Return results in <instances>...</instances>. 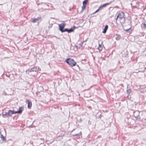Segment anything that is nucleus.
Instances as JSON below:
<instances>
[{"label": "nucleus", "mask_w": 146, "mask_h": 146, "mask_svg": "<svg viewBox=\"0 0 146 146\" xmlns=\"http://www.w3.org/2000/svg\"><path fill=\"white\" fill-rule=\"evenodd\" d=\"M23 108L22 107H19V110L17 111H14V112L15 114L18 113L21 114L22 113L23 111Z\"/></svg>", "instance_id": "obj_6"}, {"label": "nucleus", "mask_w": 146, "mask_h": 146, "mask_svg": "<svg viewBox=\"0 0 146 146\" xmlns=\"http://www.w3.org/2000/svg\"><path fill=\"white\" fill-rule=\"evenodd\" d=\"M5 113L3 114V117L4 118H7V117H8V116L7 115V114L6 113V112H5Z\"/></svg>", "instance_id": "obj_17"}, {"label": "nucleus", "mask_w": 146, "mask_h": 146, "mask_svg": "<svg viewBox=\"0 0 146 146\" xmlns=\"http://www.w3.org/2000/svg\"><path fill=\"white\" fill-rule=\"evenodd\" d=\"M108 28V26L107 25H106L104 27V28L102 32V33H105L106 32Z\"/></svg>", "instance_id": "obj_9"}, {"label": "nucleus", "mask_w": 146, "mask_h": 146, "mask_svg": "<svg viewBox=\"0 0 146 146\" xmlns=\"http://www.w3.org/2000/svg\"><path fill=\"white\" fill-rule=\"evenodd\" d=\"M6 113L8 117L11 116L13 114H15L14 110H9L7 112H6Z\"/></svg>", "instance_id": "obj_4"}, {"label": "nucleus", "mask_w": 146, "mask_h": 146, "mask_svg": "<svg viewBox=\"0 0 146 146\" xmlns=\"http://www.w3.org/2000/svg\"><path fill=\"white\" fill-rule=\"evenodd\" d=\"M80 44V45H82V44Z\"/></svg>", "instance_id": "obj_29"}, {"label": "nucleus", "mask_w": 146, "mask_h": 146, "mask_svg": "<svg viewBox=\"0 0 146 146\" xmlns=\"http://www.w3.org/2000/svg\"><path fill=\"white\" fill-rule=\"evenodd\" d=\"M124 31L130 33L131 32V27L129 28L128 29L124 30Z\"/></svg>", "instance_id": "obj_12"}, {"label": "nucleus", "mask_w": 146, "mask_h": 146, "mask_svg": "<svg viewBox=\"0 0 146 146\" xmlns=\"http://www.w3.org/2000/svg\"><path fill=\"white\" fill-rule=\"evenodd\" d=\"M86 5L84 4H83V6L82 7V10H84L86 8Z\"/></svg>", "instance_id": "obj_19"}, {"label": "nucleus", "mask_w": 146, "mask_h": 146, "mask_svg": "<svg viewBox=\"0 0 146 146\" xmlns=\"http://www.w3.org/2000/svg\"><path fill=\"white\" fill-rule=\"evenodd\" d=\"M117 17L116 18V22H117Z\"/></svg>", "instance_id": "obj_26"}, {"label": "nucleus", "mask_w": 146, "mask_h": 146, "mask_svg": "<svg viewBox=\"0 0 146 146\" xmlns=\"http://www.w3.org/2000/svg\"><path fill=\"white\" fill-rule=\"evenodd\" d=\"M66 25V24L64 23L59 24L58 25L59 30L61 32L64 28Z\"/></svg>", "instance_id": "obj_3"}, {"label": "nucleus", "mask_w": 146, "mask_h": 146, "mask_svg": "<svg viewBox=\"0 0 146 146\" xmlns=\"http://www.w3.org/2000/svg\"><path fill=\"white\" fill-rule=\"evenodd\" d=\"M86 1H87V0H86Z\"/></svg>", "instance_id": "obj_30"}, {"label": "nucleus", "mask_w": 146, "mask_h": 146, "mask_svg": "<svg viewBox=\"0 0 146 146\" xmlns=\"http://www.w3.org/2000/svg\"><path fill=\"white\" fill-rule=\"evenodd\" d=\"M99 9H97L94 13H97V12H98L99 11Z\"/></svg>", "instance_id": "obj_24"}, {"label": "nucleus", "mask_w": 146, "mask_h": 146, "mask_svg": "<svg viewBox=\"0 0 146 146\" xmlns=\"http://www.w3.org/2000/svg\"><path fill=\"white\" fill-rule=\"evenodd\" d=\"M145 69L146 70V67L145 68Z\"/></svg>", "instance_id": "obj_28"}, {"label": "nucleus", "mask_w": 146, "mask_h": 146, "mask_svg": "<svg viewBox=\"0 0 146 146\" xmlns=\"http://www.w3.org/2000/svg\"><path fill=\"white\" fill-rule=\"evenodd\" d=\"M104 7H103V6H102V5L101 6H100L99 7V8H98V9H99L100 10H101L102 9H103V8Z\"/></svg>", "instance_id": "obj_23"}, {"label": "nucleus", "mask_w": 146, "mask_h": 146, "mask_svg": "<svg viewBox=\"0 0 146 146\" xmlns=\"http://www.w3.org/2000/svg\"><path fill=\"white\" fill-rule=\"evenodd\" d=\"M128 21H129V23L130 24H131V21H130V19H128Z\"/></svg>", "instance_id": "obj_25"}, {"label": "nucleus", "mask_w": 146, "mask_h": 146, "mask_svg": "<svg viewBox=\"0 0 146 146\" xmlns=\"http://www.w3.org/2000/svg\"><path fill=\"white\" fill-rule=\"evenodd\" d=\"M116 37H115V39L117 40H119V39L120 37V35H119L117 34L116 35Z\"/></svg>", "instance_id": "obj_16"}, {"label": "nucleus", "mask_w": 146, "mask_h": 146, "mask_svg": "<svg viewBox=\"0 0 146 146\" xmlns=\"http://www.w3.org/2000/svg\"><path fill=\"white\" fill-rule=\"evenodd\" d=\"M111 3V2L106 3L102 5V6L103 7H105L107 5H110Z\"/></svg>", "instance_id": "obj_11"}, {"label": "nucleus", "mask_w": 146, "mask_h": 146, "mask_svg": "<svg viewBox=\"0 0 146 146\" xmlns=\"http://www.w3.org/2000/svg\"><path fill=\"white\" fill-rule=\"evenodd\" d=\"M141 27L144 29L146 28V25L145 23H143L141 25Z\"/></svg>", "instance_id": "obj_13"}, {"label": "nucleus", "mask_w": 146, "mask_h": 146, "mask_svg": "<svg viewBox=\"0 0 146 146\" xmlns=\"http://www.w3.org/2000/svg\"><path fill=\"white\" fill-rule=\"evenodd\" d=\"M76 28V27L74 26L73 27H71L70 29H68V33H70L73 32L74 29Z\"/></svg>", "instance_id": "obj_8"}, {"label": "nucleus", "mask_w": 146, "mask_h": 146, "mask_svg": "<svg viewBox=\"0 0 146 146\" xmlns=\"http://www.w3.org/2000/svg\"><path fill=\"white\" fill-rule=\"evenodd\" d=\"M98 49L100 51H102V47L100 44H99V46L98 47Z\"/></svg>", "instance_id": "obj_15"}, {"label": "nucleus", "mask_w": 146, "mask_h": 146, "mask_svg": "<svg viewBox=\"0 0 146 146\" xmlns=\"http://www.w3.org/2000/svg\"><path fill=\"white\" fill-rule=\"evenodd\" d=\"M65 62L71 66H74L76 64V62L73 59L70 58L66 59Z\"/></svg>", "instance_id": "obj_2"}, {"label": "nucleus", "mask_w": 146, "mask_h": 146, "mask_svg": "<svg viewBox=\"0 0 146 146\" xmlns=\"http://www.w3.org/2000/svg\"><path fill=\"white\" fill-rule=\"evenodd\" d=\"M39 70V68L38 66H33L31 68H29L27 70L26 72L31 76H34L37 74V72Z\"/></svg>", "instance_id": "obj_1"}, {"label": "nucleus", "mask_w": 146, "mask_h": 146, "mask_svg": "<svg viewBox=\"0 0 146 146\" xmlns=\"http://www.w3.org/2000/svg\"><path fill=\"white\" fill-rule=\"evenodd\" d=\"M82 135V133H81V132H80L78 134H74V136H78V135L80 136V135Z\"/></svg>", "instance_id": "obj_21"}, {"label": "nucleus", "mask_w": 146, "mask_h": 146, "mask_svg": "<svg viewBox=\"0 0 146 146\" xmlns=\"http://www.w3.org/2000/svg\"><path fill=\"white\" fill-rule=\"evenodd\" d=\"M68 29L67 28H65L64 29H63V30L61 32L62 33H63L65 32H68Z\"/></svg>", "instance_id": "obj_20"}, {"label": "nucleus", "mask_w": 146, "mask_h": 146, "mask_svg": "<svg viewBox=\"0 0 146 146\" xmlns=\"http://www.w3.org/2000/svg\"><path fill=\"white\" fill-rule=\"evenodd\" d=\"M124 13L123 12H121L118 14L117 16V19L119 18L121 19L124 17Z\"/></svg>", "instance_id": "obj_5"}, {"label": "nucleus", "mask_w": 146, "mask_h": 146, "mask_svg": "<svg viewBox=\"0 0 146 146\" xmlns=\"http://www.w3.org/2000/svg\"><path fill=\"white\" fill-rule=\"evenodd\" d=\"M87 3V1H86V0H85L83 1V2L82 3L83 4H85L86 5Z\"/></svg>", "instance_id": "obj_22"}, {"label": "nucleus", "mask_w": 146, "mask_h": 146, "mask_svg": "<svg viewBox=\"0 0 146 146\" xmlns=\"http://www.w3.org/2000/svg\"><path fill=\"white\" fill-rule=\"evenodd\" d=\"M1 138L3 140V142H5L6 141V139L5 137H4L2 134H1Z\"/></svg>", "instance_id": "obj_10"}, {"label": "nucleus", "mask_w": 146, "mask_h": 146, "mask_svg": "<svg viewBox=\"0 0 146 146\" xmlns=\"http://www.w3.org/2000/svg\"><path fill=\"white\" fill-rule=\"evenodd\" d=\"M41 140H44V139H41Z\"/></svg>", "instance_id": "obj_27"}, {"label": "nucleus", "mask_w": 146, "mask_h": 146, "mask_svg": "<svg viewBox=\"0 0 146 146\" xmlns=\"http://www.w3.org/2000/svg\"><path fill=\"white\" fill-rule=\"evenodd\" d=\"M26 102L27 103L28 105L27 107L29 109L31 108L32 106V103L30 101V100L27 99L26 100Z\"/></svg>", "instance_id": "obj_7"}, {"label": "nucleus", "mask_w": 146, "mask_h": 146, "mask_svg": "<svg viewBox=\"0 0 146 146\" xmlns=\"http://www.w3.org/2000/svg\"><path fill=\"white\" fill-rule=\"evenodd\" d=\"M131 92V89H128L127 90V93L128 94H130Z\"/></svg>", "instance_id": "obj_18"}, {"label": "nucleus", "mask_w": 146, "mask_h": 146, "mask_svg": "<svg viewBox=\"0 0 146 146\" xmlns=\"http://www.w3.org/2000/svg\"><path fill=\"white\" fill-rule=\"evenodd\" d=\"M40 18L39 17H38L37 18H35L32 21V22L33 23H35L36 22V21L38 20Z\"/></svg>", "instance_id": "obj_14"}]
</instances>
